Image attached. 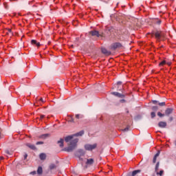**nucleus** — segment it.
Segmentation results:
<instances>
[{
    "mask_svg": "<svg viewBox=\"0 0 176 176\" xmlns=\"http://www.w3.org/2000/svg\"><path fill=\"white\" fill-rule=\"evenodd\" d=\"M72 47H74V45H72Z\"/></svg>",
    "mask_w": 176,
    "mask_h": 176,
    "instance_id": "45",
    "label": "nucleus"
},
{
    "mask_svg": "<svg viewBox=\"0 0 176 176\" xmlns=\"http://www.w3.org/2000/svg\"><path fill=\"white\" fill-rule=\"evenodd\" d=\"M56 164H52L50 166V170H54V168H56Z\"/></svg>",
    "mask_w": 176,
    "mask_h": 176,
    "instance_id": "23",
    "label": "nucleus"
},
{
    "mask_svg": "<svg viewBox=\"0 0 176 176\" xmlns=\"http://www.w3.org/2000/svg\"><path fill=\"white\" fill-rule=\"evenodd\" d=\"M58 144L60 148H63V146H64V139H60V140L58 141Z\"/></svg>",
    "mask_w": 176,
    "mask_h": 176,
    "instance_id": "16",
    "label": "nucleus"
},
{
    "mask_svg": "<svg viewBox=\"0 0 176 176\" xmlns=\"http://www.w3.org/2000/svg\"><path fill=\"white\" fill-rule=\"evenodd\" d=\"M151 119H153L154 118H156V113L155 111H153L151 113Z\"/></svg>",
    "mask_w": 176,
    "mask_h": 176,
    "instance_id": "21",
    "label": "nucleus"
},
{
    "mask_svg": "<svg viewBox=\"0 0 176 176\" xmlns=\"http://www.w3.org/2000/svg\"><path fill=\"white\" fill-rule=\"evenodd\" d=\"M31 43H32V45H36V46H37V47H39V46H41V43L36 41V40H32Z\"/></svg>",
    "mask_w": 176,
    "mask_h": 176,
    "instance_id": "14",
    "label": "nucleus"
},
{
    "mask_svg": "<svg viewBox=\"0 0 176 176\" xmlns=\"http://www.w3.org/2000/svg\"><path fill=\"white\" fill-rule=\"evenodd\" d=\"M47 137H50V134H49V133L43 134L40 136V138L45 140V139L47 138Z\"/></svg>",
    "mask_w": 176,
    "mask_h": 176,
    "instance_id": "17",
    "label": "nucleus"
},
{
    "mask_svg": "<svg viewBox=\"0 0 176 176\" xmlns=\"http://www.w3.org/2000/svg\"><path fill=\"white\" fill-rule=\"evenodd\" d=\"M45 118V115H41V119H43Z\"/></svg>",
    "mask_w": 176,
    "mask_h": 176,
    "instance_id": "40",
    "label": "nucleus"
},
{
    "mask_svg": "<svg viewBox=\"0 0 176 176\" xmlns=\"http://www.w3.org/2000/svg\"><path fill=\"white\" fill-rule=\"evenodd\" d=\"M94 164V160L93 158L87 159L86 162L87 166H93Z\"/></svg>",
    "mask_w": 176,
    "mask_h": 176,
    "instance_id": "9",
    "label": "nucleus"
},
{
    "mask_svg": "<svg viewBox=\"0 0 176 176\" xmlns=\"http://www.w3.org/2000/svg\"><path fill=\"white\" fill-rule=\"evenodd\" d=\"M39 158L41 160H46V153H42L39 155Z\"/></svg>",
    "mask_w": 176,
    "mask_h": 176,
    "instance_id": "15",
    "label": "nucleus"
},
{
    "mask_svg": "<svg viewBox=\"0 0 176 176\" xmlns=\"http://www.w3.org/2000/svg\"><path fill=\"white\" fill-rule=\"evenodd\" d=\"M27 157H28V155L27 153H25L24 155V160H25V159H27Z\"/></svg>",
    "mask_w": 176,
    "mask_h": 176,
    "instance_id": "36",
    "label": "nucleus"
},
{
    "mask_svg": "<svg viewBox=\"0 0 176 176\" xmlns=\"http://www.w3.org/2000/svg\"><path fill=\"white\" fill-rule=\"evenodd\" d=\"M89 34L91 35V36H97V38H100V32H98L97 30L90 31Z\"/></svg>",
    "mask_w": 176,
    "mask_h": 176,
    "instance_id": "7",
    "label": "nucleus"
},
{
    "mask_svg": "<svg viewBox=\"0 0 176 176\" xmlns=\"http://www.w3.org/2000/svg\"><path fill=\"white\" fill-rule=\"evenodd\" d=\"M160 166V162H157L156 165H155V171L157 173V171L159 170V166Z\"/></svg>",
    "mask_w": 176,
    "mask_h": 176,
    "instance_id": "20",
    "label": "nucleus"
},
{
    "mask_svg": "<svg viewBox=\"0 0 176 176\" xmlns=\"http://www.w3.org/2000/svg\"><path fill=\"white\" fill-rule=\"evenodd\" d=\"M101 51H102V53H103V54H106V56H109L111 54V52L108 51L105 48H102Z\"/></svg>",
    "mask_w": 176,
    "mask_h": 176,
    "instance_id": "11",
    "label": "nucleus"
},
{
    "mask_svg": "<svg viewBox=\"0 0 176 176\" xmlns=\"http://www.w3.org/2000/svg\"><path fill=\"white\" fill-rule=\"evenodd\" d=\"M84 148L85 151H94V149L97 148V144L96 143L94 144H87L84 146Z\"/></svg>",
    "mask_w": 176,
    "mask_h": 176,
    "instance_id": "3",
    "label": "nucleus"
},
{
    "mask_svg": "<svg viewBox=\"0 0 176 176\" xmlns=\"http://www.w3.org/2000/svg\"><path fill=\"white\" fill-rule=\"evenodd\" d=\"M129 128H130L129 126H127L126 128L123 129V131H129Z\"/></svg>",
    "mask_w": 176,
    "mask_h": 176,
    "instance_id": "33",
    "label": "nucleus"
},
{
    "mask_svg": "<svg viewBox=\"0 0 176 176\" xmlns=\"http://www.w3.org/2000/svg\"><path fill=\"white\" fill-rule=\"evenodd\" d=\"M175 146H176V140L175 141Z\"/></svg>",
    "mask_w": 176,
    "mask_h": 176,
    "instance_id": "44",
    "label": "nucleus"
},
{
    "mask_svg": "<svg viewBox=\"0 0 176 176\" xmlns=\"http://www.w3.org/2000/svg\"><path fill=\"white\" fill-rule=\"evenodd\" d=\"M164 173V170H160V172H157V175L163 176V174Z\"/></svg>",
    "mask_w": 176,
    "mask_h": 176,
    "instance_id": "22",
    "label": "nucleus"
},
{
    "mask_svg": "<svg viewBox=\"0 0 176 176\" xmlns=\"http://www.w3.org/2000/svg\"><path fill=\"white\" fill-rule=\"evenodd\" d=\"M160 155V151H158L155 155L153 159V163H156V160L157 159V157H159V156Z\"/></svg>",
    "mask_w": 176,
    "mask_h": 176,
    "instance_id": "13",
    "label": "nucleus"
},
{
    "mask_svg": "<svg viewBox=\"0 0 176 176\" xmlns=\"http://www.w3.org/2000/svg\"><path fill=\"white\" fill-rule=\"evenodd\" d=\"M153 104H154V105H156V104H159V102L157 100H152Z\"/></svg>",
    "mask_w": 176,
    "mask_h": 176,
    "instance_id": "29",
    "label": "nucleus"
},
{
    "mask_svg": "<svg viewBox=\"0 0 176 176\" xmlns=\"http://www.w3.org/2000/svg\"><path fill=\"white\" fill-rule=\"evenodd\" d=\"M157 109H159V107H157V106H153L152 107V111H154L155 112H156Z\"/></svg>",
    "mask_w": 176,
    "mask_h": 176,
    "instance_id": "26",
    "label": "nucleus"
},
{
    "mask_svg": "<svg viewBox=\"0 0 176 176\" xmlns=\"http://www.w3.org/2000/svg\"><path fill=\"white\" fill-rule=\"evenodd\" d=\"M31 175H35L36 174V171H32L30 173Z\"/></svg>",
    "mask_w": 176,
    "mask_h": 176,
    "instance_id": "32",
    "label": "nucleus"
},
{
    "mask_svg": "<svg viewBox=\"0 0 176 176\" xmlns=\"http://www.w3.org/2000/svg\"><path fill=\"white\" fill-rule=\"evenodd\" d=\"M156 24H158L160 25V24H162V21L161 20H157L156 21Z\"/></svg>",
    "mask_w": 176,
    "mask_h": 176,
    "instance_id": "31",
    "label": "nucleus"
},
{
    "mask_svg": "<svg viewBox=\"0 0 176 176\" xmlns=\"http://www.w3.org/2000/svg\"><path fill=\"white\" fill-rule=\"evenodd\" d=\"M6 153H7V155H10V153L9 152V151H6Z\"/></svg>",
    "mask_w": 176,
    "mask_h": 176,
    "instance_id": "39",
    "label": "nucleus"
},
{
    "mask_svg": "<svg viewBox=\"0 0 176 176\" xmlns=\"http://www.w3.org/2000/svg\"><path fill=\"white\" fill-rule=\"evenodd\" d=\"M121 102H124V100H121Z\"/></svg>",
    "mask_w": 176,
    "mask_h": 176,
    "instance_id": "43",
    "label": "nucleus"
},
{
    "mask_svg": "<svg viewBox=\"0 0 176 176\" xmlns=\"http://www.w3.org/2000/svg\"><path fill=\"white\" fill-rule=\"evenodd\" d=\"M0 160H3V157H0Z\"/></svg>",
    "mask_w": 176,
    "mask_h": 176,
    "instance_id": "42",
    "label": "nucleus"
},
{
    "mask_svg": "<svg viewBox=\"0 0 176 176\" xmlns=\"http://www.w3.org/2000/svg\"><path fill=\"white\" fill-rule=\"evenodd\" d=\"M40 101H41V102H45V100H43V98H40Z\"/></svg>",
    "mask_w": 176,
    "mask_h": 176,
    "instance_id": "37",
    "label": "nucleus"
},
{
    "mask_svg": "<svg viewBox=\"0 0 176 176\" xmlns=\"http://www.w3.org/2000/svg\"><path fill=\"white\" fill-rule=\"evenodd\" d=\"M8 32H12V29H8Z\"/></svg>",
    "mask_w": 176,
    "mask_h": 176,
    "instance_id": "41",
    "label": "nucleus"
},
{
    "mask_svg": "<svg viewBox=\"0 0 176 176\" xmlns=\"http://www.w3.org/2000/svg\"><path fill=\"white\" fill-rule=\"evenodd\" d=\"M83 134H85V131H80V132H78L77 133H75L74 135H69V136L66 137L65 138V142H69V141H71V140H73L74 137H82V135H83Z\"/></svg>",
    "mask_w": 176,
    "mask_h": 176,
    "instance_id": "2",
    "label": "nucleus"
},
{
    "mask_svg": "<svg viewBox=\"0 0 176 176\" xmlns=\"http://www.w3.org/2000/svg\"><path fill=\"white\" fill-rule=\"evenodd\" d=\"M69 122H70L71 123H74L75 122L74 118H71V120H69Z\"/></svg>",
    "mask_w": 176,
    "mask_h": 176,
    "instance_id": "35",
    "label": "nucleus"
},
{
    "mask_svg": "<svg viewBox=\"0 0 176 176\" xmlns=\"http://www.w3.org/2000/svg\"><path fill=\"white\" fill-rule=\"evenodd\" d=\"M158 126H159L161 129H166V127H167V122L161 121V122H160L158 123Z\"/></svg>",
    "mask_w": 176,
    "mask_h": 176,
    "instance_id": "8",
    "label": "nucleus"
},
{
    "mask_svg": "<svg viewBox=\"0 0 176 176\" xmlns=\"http://www.w3.org/2000/svg\"><path fill=\"white\" fill-rule=\"evenodd\" d=\"M123 45L120 43H114L111 45V49L112 50H116V49H120Z\"/></svg>",
    "mask_w": 176,
    "mask_h": 176,
    "instance_id": "4",
    "label": "nucleus"
},
{
    "mask_svg": "<svg viewBox=\"0 0 176 176\" xmlns=\"http://www.w3.org/2000/svg\"><path fill=\"white\" fill-rule=\"evenodd\" d=\"M80 117L82 118V116H80V115H79V114H76V119H80Z\"/></svg>",
    "mask_w": 176,
    "mask_h": 176,
    "instance_id": "30",
    "label": "nucleus"
},
{
    "mask_svg": "<svg viewBox=\"0 0 176 176\" xmlns=\"http://www.w3.org/2000/svg\"><path fill=\"white\" fill-rule=\"evenodd\" d=\"M26 146L32 149V151H36V146H35L34 144H31L30 143L26 144Z\"/></svg>",
    "mask_w": 176,
    "mask_h": 176,
    "instance_id": "10",
    "label": "nucleus"
},
{
    "mask_svg": "<svg viewBox=\"0 0 176 176\" xmlns=\"http://www.w3.org/2000/svg\"><path fill=\"white\" fill-rule=\"evenodd\" d=\"M173 109L171 108L166 109L165 111V115H166V116H168V115H170V113H173Z\"/></svg>",
    "mask_w": 176,
    "mask_h": 176,
    "instance_id": "12",
    "label": "nucleus"
},
{
    "mask_svg": "<svg viewBox=\"0 0 176 176\" xmlns=\"http://www.w3.org/2000/svg\"><path fill=\"white\" fill-rule=\"evenodd\" d=\"M78 153H79L80 156H84L85 152L83 149H79L78 151Z\"/></svg>",
    "mask_w": 176,
    "mask_h": 176,
    "instance_id": "19",
    "label": "nucleus"
},
{
    "mask_svg": "<svg viewBox=\"0 0 176 176\" xmlns=\"http://www.w3.org/2000/svg\"><path fill=\"white\" fill-rule=\"evenodd\" d=\"M157 116H160V118H163V116H164V114L162 113L161 112H158Z\"/></svg>",
    "mask_w": 176,
    "mask_h": 176,
    "instance_id": "27",
    "label": "nucleus"
},
{
    "mask_svg": "<svg viewBox=\"0 0 176 176\" xmlns=\"http://www.w3.org/2000/svg\"><path fill=\"white\" fill-rule=\"evenodd\" d=\"M169 120H170V122H173V117H170V118H169Z\"/></svg>",
    "mask_w": 176,
    "mask_h": 176,
    "instance_id": "38",
    "label": "nucleus"
},
{
    "mask_svg": "<svg viewBox=\"0 0 176 176\" xmlns=\"http://www.w3.org/2000/svg\"><path fill=\"white\" fill-rule=\"evenodd\" d=\"M158 105H160V107H164L166 105V102H158Z\"/></svg>",
    "mask_w": 176,
    "mask_h": 176,
    "instance_id": "25",
    "label": "nucleus"
},
{
    "mask_svg": "<svg viewBox=\"0 0 176 176\" xmlns=\"http://www.w3.org/2000/svg\"><path fill=\"white\" fill-rule=\"evenodd\" d=\"M111 94L116 97H118V98H124V97H126L124 94H122L119 92H111Z\"/></svg>",
    "mask_w": 176,
    "mask_h": 176,
    "instance_id": "6",
    "label": "nucleus"
},
{
    "mask_svg": "<svg viewBox=\"0 0 176 176\" xmlns=\"http://www.w3.org/2000/svg\"><path fill=\"white\" fill-rule=\"evenodd\" d=\"M43 173V170L42 169L41 166H38L37 169V174H38V175H42Z\"/></svg>",
    "mask_w": 176,
    "mask_h": 176,
    "instance_id": "18",
    "label": "nucleus"
},
{
    "mask_svg": "<svg viewBox=\"0 0 176 176\" xmlns=\"http://www.w3.org/2000/svg\"><path fill=\"white\" fill-rule=\"evenodd\" d=\"M79 139L75 138L69 144V146L64 148L65 152H72L78 146Z\"/></svg>",
    "mask_w": 176,
    "mask_h": 176,
    "instance_id": "1",
    "label": "nucleus"
},
{
    "mask_svg": "<svg viewBox=\"0 0 176 176\" xmlns=\"http://www.w3.org/2000/svg\"><path fill=\"white\" fill-rule=\"evenodd\" d=\"M153 35H155L156 39H160V38H162V36H163V33L161 31H156L154 32Z\"/></svg>",
    "mask_w": 176,
    "mask_h": 176,
    "instance_id": "5",
    "label": "nucleus"
},
{
    "mask_svg": "<svg viewBox=\"0 0 176 176\" xmlns=\"http://www.w3.org/2000/svg\"><path fill=\"white\" fill-rule=\"evenodd\" d=\"M122 82L121 81H118V82H117V85H118V86H122Z\"/></svg>",
    "mask_w": 176,
    "mask_h": 176,
    "instance_id": "34",
    "label": "nucleus"
},
{
    "mask_svg": "<svg viewBox=\"0 0 176 176\" xmlns=\"http://www.w3.org/2000/svg\"><path fill=\"white\" fill-rule=\"evenodd\" d=\"M166 60H162L161 63H160L159 65L160 67H163V65H165Z\"/></svg>",
    "mask_w": 176,
    "mask_h": 176,
    "instance_id": "24",
    "label": "nucleus"
},
{
    "mask_svg": "<svg viewBox=\"0 0 176 176\" xmlns=\"http://www.w3.org/2000/svg\"><path fill=\"white\" fill-rule=\"evenodd\" d=\"M36 145H43V142H37Z\"/></svg>",
    "mask_w": 176,
    "mask_h": 176,
    "instance_id": "28",
    "label": "nucleus"
}]
</instances>
